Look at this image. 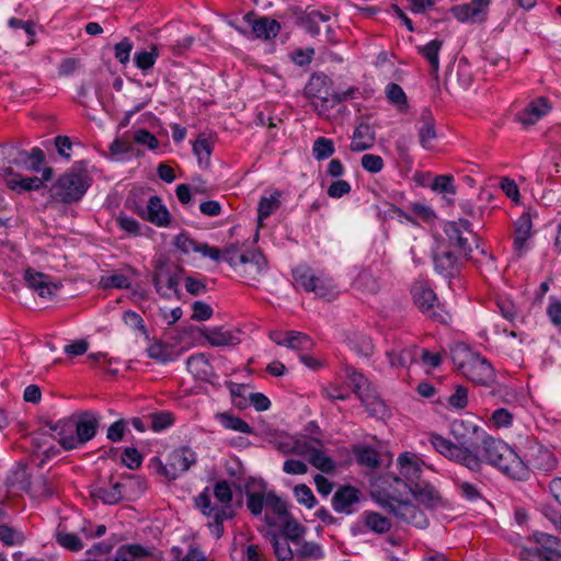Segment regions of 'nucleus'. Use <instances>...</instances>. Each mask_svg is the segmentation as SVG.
<instances>
[{
	"instance_id": "1",
	"label": "nucleus",
	"mask_w": 561,
	"mask_h": 561,
	"mask_svg": "<svg viewBox=\"0 0 561 561\" xmlns=\"http://www.w3.org/2000/svg\"><path fill=\"white\" fill-rule=\"evenodd\" d=\"M213 494L219 505H214L210 500L209 489L205 488L197 496H195V507L208 517L209 530L217 539L224 535V522L232 519L236 512L231 505L232 490L226 480L217 481L213 489Z\"/></svg>"
},
{
	"instance_id": "2",
	"label": "nucleus",
	"mask_w": 561,
	"mask_h": 561,
	"mask_svg": "<svg viewBox=\"0 0 561 561\" xmlns=\"http://www.w3.org/2000/svg\"><path fill=\"white\" fill-rule=\"evenodd\" d=\"M483 443V463L499 468L505 476L514 480H527L529 470L524 460L503 440L496 439L486 432L481 435Z\"/></svg>"
},
{
	"instance_id": "3",
	"label": "nucleus",
	"mask_w": 561,
	"mask_h": 561,
	"mask_svg": "<svg viewBox=\"0 0 561 561\" xmlns=\"http://www.w3.org/2000/svg\"><path fill=\"white\" fill-rule=\"evenodd\" d=\"M100 420L98 413L85 411L57 422L49 430L57 433L59 445L70 450L83 446L95 436Z\"/></svg>"
},
{
	"instance_id": "4",
	"label": "nucleus",
	"mask_w": 561,
	"mask_h": 561,
	"mask_svg": "<svg viewBox=\"0 0 561 561\" xmlns=\"http://www.w3.org/2000/svg\"><path fill=\"white\" fill-rule=\"evenodd\" d=\"M430 443L440 455L447 459L455 461L471 471H480L483 465V458H481L483 450V443L480 439L474 440L472 445H468L462 449L456 448L454 442L445 438L438 434L430 435Z\"/></svg>"
},
{
	"instance_id": "5",
	"label": "nucleus",
	"mask_w": 561,
	"mask_h": 561,
	"mask_svg": "<svg viewBox=\"0 0 561 561\" xmlns=\"http://www.w3.org/2000/svg\"><path fill=\"white\" fill-rule=\"evenodd\" d=\"M454 364L458 370L470 381L479 385H489L494 379L491 363L479 353L461 347L455 351Z\"/></svg>"
},
{
	"instance_id": "6",
	"label": "nucleus",
	"mask_w": 561,
	"mask_h": 561,
	"mask_svg": "<svg viewBox=\"0 0 561 561\" xmlns=\"http://www.w3.org/2000/svg\"><path fill=\"white\" fill-rule=\"evenodd\" d=\"M398 476L393 478V482L398 488L403 489V493L415 489L424 480H422L424 461L414 453L404 451L397 458Z\"/></svg>"
},
{
	"instance_id": "7",
	"label": "nucleus",
	"mask_w": 561,
	"mask_h": 561,
	"mask_svg": "<svg viewBox=\"0 0 561 561\" xmlns=\"http://www.w3.org/2000/svg\"><path fill=\"white\" fill-rule=\"evenodd\" d=\"M535 547L523 548L519 552L525 561H561V540L547 533L536 531L533 535Z\"/></svg>"
},
{
	"instance_id": "8",
	"label": "nucleus",
	"mask_w": 561,
	"mask_h": 561,
	"mask_svg": "<svg viewBox=\"0 0 561 561\" xmlns=\"http://www.w3.org/2000/svg\"><path fill=\"white\" fill-rule=\"evenodd\" d=\"M383 506L400 522L408 525L425 529L430 524L426 514L421 508L410 501L402 500L396 494V491L388 495V500L385 502Z\"/></svg>"
},
{
	"instance_id": "9",
	"label": "nucleus",
	"mask_w": 561,
	"mask_h": 561,
	"mask_svg": "<svg viewBox=\"0 0 561 561\" xmlns=\"http://www.w3.org/2000/svg\"><path fill=\"white\" fill-rule=\"evenodd\" d=\"M89 186L84 174L71 172L61 175L54 185V197L62 203H72L81 199Z\"/></svg>"
},
{
	"instance_id": "10",
	"label": "nucleus",
	"mask_w": 561,
	"mask_h": 561,
	"mask_svg": "<svg viewBox=\"0 0 561 561\" xmlns=\"http://www.w3.org/2000/svg\"><path fill=\"white\" fill-rule=\"evenodd\" d=\"M444 232L447 238V244L445 245L449 249H456V252H459L460 255L469 257L472 252V243L469 241V237L474 238L470 221L467 219L447 221L444 225Z\"/></svg>"
},
{
	"instance_id": "11",
	"label": "nucleus",
	"mask_w": 561,
	"mask_h": 561,
	"mask_svg": "<svg viewBox=\"0 0 561 561\" xmlns=\"http://www.w3.org/2000/svg\"><path fill=\"white\" fill-rule=\"evenodd\" d=\"M463 257L459 252L442 243L433 252L434 270L444 278H455L460 274Z\"/></svg>"
},
{
	"instance_id": "12",
	"label": "nucleus",
	"mask_w": 561,
	"mask_h": 561,
	"mask_svg": "<svg viewBox=\"0 0 561 561\" xmlns=\"http://www.w3.org/2000/svg\"><path fill=\"white\" fill-rule=\"evenodd\" d=\"M196 460V453L187 446H182L169 454L167 463L160 465V472L168 479L175 480L195 465Z\"/></svg>"
},
{
	"instance_id": "13",
	"label": "nucleus",
	"mask_w": 561,
	"mask_h": 561,
	"mask_svg": "<svg viewBox=\"0 0 561 561\" xmlns=\"http://www.w3.org/2000/svg\"><path fill=\"white\" fill-rule=\"evenodd\" d=\"M330 87L331 80L327 75L314 73L306 84L305 93L310 99H319L324 102H328L331 96L334 104L351 99L354 93V89H348L343 92L330 94Z\"/></svg>"
},
{
	"instance_id": "14",
	"label": "nucleus",
	"mask_w": 561,
	"mask_h": 561,
	"mask_svg": "<svg viewBox=\"0 0 561 561\" xmlns=\"http://www.w3.org/2000/svg\"><path fill=\"white\" fill-rule=\"evenodd\" d=\"M413 298L419 309L433 320L440 323H446L449 320V314L436 305V295L430 287L423 285L415 286L413 288Z\"/></svg>"
},
{
	"instance_id": "15",
	"label": "nucleus",
	"mask_w": 561,
	"mask_h": 561,
	"mask_svg": "<svg viewBox=\"0 0 561 561\" xmlns=\"http://www.w3.org/2000/svg\"><path fill=\"white\" fill-rule=\"evenodd\" d=\"M247 506L251 514L257 516L263 512L264 507L270 508L274 514H284L286 512V503L274 491L264 492H247Z\"/></svg>"
},
{
	"instance_id": "16",
	"label": "nucleus",
	"mask_w": 561,
	"mask_h": 561,
	"mask_svg": "<svg viewBox=\"0 0 561 561\" xmlns=\"http://www.w3.org/2000/svg\"><path fill=\"white\" fill-rule=\"evenodd\" d=\"M492 0H471L451 8L453 15L461 23H482L486 20Z\"/></svg>"
},
{
	"instance_id": "17",
	"label": "nucleus",
	"mask_w": 561,
	"mask_h": 561,
	"mask_svg": "<svg viewBox=\"0 0 561 561\" xmlns=\"http://www.w3.org/2000/svg\"><path fill=\"white\" fill-rule=\"evenodd\" d=\"M485 431L476 423L468 420H455L450 424V434L455 438L456 448L462 449L468 445H472L474 440L480 439Z\"/></svg>"
},
{
	"instance_id": "18",
	"label": "nucleus",
	"mask_w": 561,
	"mask_h": 561,
	"mask_svg": "<svg viewBox=\"0 0 561 561\" xmlns=\"http://www.w3.org/2000/svg\"><path fill=\"white\" fill-rule=\"evenodd\" d=\"M266 270L267 261L260 250L242 253L241 266L238 273L245 278L248 283L257 280Z\"/></svg>"
},
{
	"instance_id": "19",
	"label": "nucleus",
	"mask_w": 561,
	"mask_h": 561,
	"mask_svg": "<svg viewBox=\"0 0 561 561\" xmlns=\"http://www.w3.org/2000/svg\"><path fill=\"white\" fill-rule=\"evenodd\" d=\"M243 22L251 27V34L254 38L271 39L275 38L280 30V24L268 16H256L253 12H248L243 16Z\"/></svg>"
},
{
	"instance_id": "20",
	"label": "nucleus",
	"mask_w": 561,
	"mask_h": 561,
	"mask_svg": "<svg viewBox=\"0 0 561 561\" xmlns=\"http://www.w3.org/2000/svg\"><path fill=\"white\" fill-rule=\"evenodd\" d=\"M552 110L551 102L546 96H539L530 101L517 114V121L525 127H530L548 115Z\"/></svg>"
},
{
	"instance_id": "21",
	"label": "nucleus",
	"mask_w": 561,
	"mask_h": 561,
	"mask_svg": "<svg viewBox=\"0 0 561 561\" xmlns=\"http://www.w3.org/2000/svg\"><path fill=\"white\" fill-rule=\"evenodd\" d=\"M360 491L352 485L340 486L332 496V507L336 513L351 515L359 503Z\"/></svg>"
},
{
	"instance_id": "22",
	"label": "nucleus",
	"mask_w": 561,
	"mask_h": 561,
	"mask_svg": "<svg viewBox=\"0 0 561 561\" xmlns=\"http://www.w3.org/2000/svg\"><path fill=\"white\" fill-rule=\"evenodd\" d=\"M174 245L183 253H201L203 256L210 257L214 261L220 260V250L210 247L207 243H198L186 232L179 233L174 239Z\"/></svg>"
},
{
	"instance_id": "23",
	"label": "nucleus",
	"mask_w": 561,
	"mask_h": 561,
	"mask_svg": "<svg viewBox=\"0 0 561 561\" xmlns=\"http://www.w3.org/2000/svg\"><path fill=\"white\" fill-rule=\"evenodd\" d=\"M179 273L176 271H171L165 266H160L154 273L153 285L161 296L171 297L172 295H178L179 293Z\"/></svg>"
},
{
	"instance_id": "24",
	"label": "nucleus",
	"mask_w": 561,
	"mask_h": 561,
	"mask_svg": "<svg viewBox=\"0 0 561 561\" xmlns=\"http://www.w3.org/2000/svg\"><path fill=\"white\" fill-rule=\"evenodd\" d=\"M533 236V216L530 210L524 211L515 222L514 251L518 256L527 250V241Z\"/></svg>"
},
{
	"instance_id": "25",
	"label": "nucleus",
	"mask_w": 561,
	"mask_h": 561,
	"mask_svg": "<svg viewBox=\"0 0 561 561\" xmlns=\"http://www.w3.org/2000/svg\"><path fill=\"white\" fill-rule=\"evenodd\" d=\"M24 280L27 287L36 291L42 298L51 297L58 289V286L50 280L48 275L36 272L33 268L25 270Z\"/></svg>"
},
{
	"instance_id": "26",
	"label": "nucleus",
	"mask_w": 561,
	"mask_h": 561,
	"mask_svg": "<svg viewBox=\"0 0 561 561\" xmlns=\"http://www.w3.org/2000/svg\"><path fill=\"white\" fill-rule=\"evenodd\" d=\"M527 459L524 461L527 467H534L535 469L549 471L556 467L554 455L542 445H534L529 448V453L526 455Z\"/></svg>"
},
{
	"instance_id": "27",
	"label": "nucleus",
	"mask_w": 561,
	"mask_h": 561,
	"mask_svg": "<svg viewBox=\"0 0 561 561\" xmlns=\"http://www.w3.org/2000/svg\"><path fill=\"white\" fill-rule=\"evenodd\" d=\"M142 218L157 227H167L171 221L169 210L163 205L162 199L157 195L149 197Z\"/></svg>"
},
{
	"instance_id": "28",
	"label": "nucleus",
	"mask_w": 561,
	"mask_h": 561,
	"mask_svg": "<svg viewBox=\"0 0 561 561\" xmlns=\"http://www.w3.org/2000/svg\"><path fill=\"white\" fill-rule=\"evenodd\" d=\"M275 515L279 518V535L294 543H298L307 531L306 527L290 516L287 510L284 514Z\"/></svg>"
},
{
	"instance_id": "29",
	"label": "nucleus",
	"mask_w": 561,
	"mask_h": 561,
	"mask_svg": "<svg viewBox=\"0 0 561 561\" xmlns=\"http://www.w3.org/2000/svg\"><path fill=\"white\" fill-rule=\"evenodd\" d=\"M187 370L198 380L210 381L215 376L214 368L203 353L190 356L186 360Z\"/></svg>"
},
{
	"instance_id": "30",
	"label": "nucleus",
	"mask_w": 561,
	"mask_h": 561,
	"mask_svg": "<svg viewBox=\"0 0 561 561\" xmlns=\"http://www.w3.org/2000/svg\"><path fill=\"white\" fill-rule=\"evenodd\" d=\"M375 145V131L367 123H360L354 130L350 149L354 152H362Z\"/></svg>"
},
{
	"instance_id": "31",
	"label": "nucleus",
	"mask_w": 561,
	"mask_h": 561,
	"mask_svg": "<svg viewBox=\"0 0 561 561\" xmlns=\"http://www.w3.org/2000/svg\"><path fill=\"white\" fill-rule=\"evenodd\" d=\"M416 501L422 503L427 508H436L443 505V497L439 492L426 481L422 482L415 489L410 490Z\"/></svg>"
},
{
	"instance_id": "32",
	"label": "nucleus",
	"mask_w": 561,
	"mask_h": 561,
	"mask_svg": "<svg viewBox=\"0 0 561 561\" xmlns=\"http://www.w3.org/2000/svg\"><path fill=\"white\" fill-rule=\"evenodd\" d=\"M282 192L275 190L268 194L261 196L257 205L259 227L263 226V221L273 215L282 205Z\"/></svg>"
},
{
	"instance_id": "33",
	"label": "nucleus",
	"mask_w": 561,
	"mask_h": 561,
	"mask_svg": "<svg viewBox=\"0 0 561 561\" xmlns=\"http://www.w3.org/2000/svg\"><path fill=\"white\" fill-rule=\"evenodd\" d=\"M91 496L104 504H117L123 499L122 484L115 482L108 485L95 486L91 491Z\"/></svg>"
},
{
	"instance_id": "34",
	"label": "nucleus",
	"mask_w": 561,
	"mask_h": 561,
	"mask_svg": "<svg viewBox=\"0 0 561 561\" xmlns=\"http://www.w3.org/2000/svg\"><path fill=\"white\" fill-rule=\"evenodd\" d=\"M147 354L149 358L161 364L176 359V355L172 345L160 340H154L148 345Z\"/></svg>"
},
{
	"instance_id": "35",
	"label": "nucleus",
	"mask_w": 561,
	"mask_h": 561,
	"mask_svg": "<svg viewBox=\"0 0 561 561\" xmlns=\"http://www.w3.org/2000/svg\"><path fill=\"white\" fill-rule=\"evenodd\" d=\"M422 124L417 129L419 140L421 146L430 150L433 148V141L436 139L435 122L430 112H426L421 117Z\"/></svg>"
},
{
	"instance_id": "36",
	"label": "nucleus",
	"mask_w": 561,
	"mask_h": 561,
	"mask_svg": "<svg viewBox=\"0 0 561 561\" xmlns=\"http://www.w3.org/2000/svg\"><path fill=\"white\" fill-rule=\"evenodd\" d=\"M443 46V41L433 39L424 46H417V51L422 55L431 66V73L435 77L438 75L439 69V50Z\"/></svg>"
},
{
	"instance_id": "37",
	"label": "nucleus",
	"mask_w": 561,
	"mask_h": 561,
	"mask_svg": "<svg viewBox=\"0 0 561 561\" xmlns=\"http://www.w3.org/2000/svg\"><path fill=\"white\" fill-rule=\"evenodd\" d=\"M19 150L14 145H0V175L3 178L12 174L11 164H19Z\"/></svg>"
},
{
	"instance_id": "38",
	"label": "nucleus",
	"mask_w": 561,
	"mask_h": 561,
	"mask_svg": "<svg viewBox=\"0 0 561 561\" xmlns=\"http://www.w3.org/2000/svg\"><path fill=\"white\" fill-rule=\"evenodd\" d=\"M275 343L298 351L310 350L313 346V341L307 334L297 331L285 333L284 339L275 340Z\"/></svg>"
},
{
	"instance_id": "39",
	"label": "nucleus",
	"mask_w": 561,
	"mask_h": 561,
	"mask_svg": "<svg viewBox=\"0 0 561 561\" xmlns=\"http://www.w3.org/2000/svg\"><path fill=\"white\" fill-rule=\"evenodd\" d=\"M204 336L213 346L236 345L240 342L239 337L233 332L222 330L221 328L206 330Z\"/></svg>"
},
{
	"instance_id": "40",
	"label": "nucleus",
	"mask_w": 561,
	"mask_h": 561,
	"mask_svg": "<svg viewBox=\"0 0 561 561\" xmlns=\"http://www.w3.org/2000/svg\"><path fill=\"white\" fill-rule=\"evenodd\" d=\"M419 348L415 346L407 347L401 351L391 350L386 353L391 367H405L414 363L417 358Z\"/></svg>"
},
{
	"instance_id": "41",
	"label": "nucleus",
	"mask_w": 561,
	"mask_h": 561,
	"mask_svg": "<svg viewBox=\"0 0 561 561\" xmlns=\"http://www.w3.org/2000/svg\"><path fill=\"white\" fill-rule=\"evenodd\" d=\"M310 293H314L318 297L331 300L335 297L337 290L333 279L323 273L317 274Z\"/></svg>"
},
{
	"instance_id": "42",
	"label": "nucleus",
	"mask_w": 561,
	"mask_h": 561,
	"mask_svg": "<svg viewBox=\"0 0 561 561\" xmlns=\"http://www.w3.org/2000/svg\"><path fill=\"white\" fill-rule=\"evenodd\" d=\"M8 187L19 193L36 191L43 186V180L37 176L23 178L14 175L5 180Z\"/></svg>"
},
{
	"instance_id": "43",
	"label": "nucleus",
	"mask_w": 561,
	"mask_h": 561,
	"mask_svg": "<svg viewBox=\"0 0 561 561\" xmlns=\"http://www.w3.org/2000/svg\"><path fill=\"white\" fill-rule=\"evenodd\" d=\"M366 527L376 534H386L391 528V522L380 513L366 511L363 514Z\"/></svg>"
},
{
	"instance_id": "44",
	"label": "nucleus",
	"mask_w": 561,
	"mask_h": 561,
	"mask_svg": "<svg viewBox=\"0 0 561 561\" xmlns=\"http://www.w3.org/2000/svg\"><path fill=\"white\" fill-rule=\"evenodd\" d=\"M362 403L365 405L366 411L376 417H382L386 414V405L378 397L375 389L368 392H360L359 397Z\"/></svg>"
},
{
	"instance_id": "45",
	"label": "nucleus",
	"mask_w": 561,
	"mask_h": 561,
	"mask_svg": "<svg viewBox=\"0 0 561 561\" xmlns=\"http://www.w3.org/2000/svg\"><path fill=\"white\" fill-rule=\"evenodd\" d=\"M296 557L301 559L322 560L325 556L322 546L313 541L300 540L296 543Z\"/></svg>"
},
{
	"instance_id": "46",
	"label": "nucleus",
	"mask_w": 561,
	"mask_h": 561,
	"mask_svg": "<svg viewBox=\"0 0 561 561\" xmlns=\"http://www.w3.org/2000/svg\"><path fill=\"white\" fill-rule=\"evenodd\" d=\"M217 420L227 430L243 434L253 433V428L245 421L230 413H220L217 415Z\"/></svg>"
},
{
	"instance_id": "47",
	"label": "nucleus",
	"mask_w": 561,
	"mask_h": 561,
	"mask_svg": "<svg viewBox=\"0 0 561 561\" xmlns=\"http://www.w3.org/2000/svg\"><path fill=\"white\" fill-rule=\"evenodd\" d=\"M293 277L297 286L301 287L307 293H310V289H312L311 286L316 280L317 274L313 272L311 267L307 265H300L293 270Z\"/></svg>"
},
{
	"instance_id": "48",
	"label": "nucleus",
	"mask_w": 561,
	"mask_h": 561,
	"mask_svg": "<svg viewBox=\"0 0 561 561\" xmlns=\"http://www.w3.org/2000/svg\"><path fill=\"white\" fill-rule=\"evenodd\" d=\"M272 546L277 561H291L294 551L290 548L289 540L283 538L280 535L272 536Z\"/></svg>"
},
{
	"instance_id": "49",
	"label": "nucleus",
	"mask_w": 561,
	"mask_h": 561,
	"mask_svg": "<svg viewBox=\"0 0 561 561\" xmlns=\"http://www.w3.org/2000/svg\"><path fill=\"white\" fill-rule=\"evenodd\" d=\"M334 142L325 137H318L312 146V156L321 161L330 158L334 153Z\"/></svg>"
},
{
	"instance_id": "50",
	"label": "nucleus",
	"mask_w": 561,
	"mask_h": 561,
	"mask_svg": "<svg viewBox=\"0 0 561 561\" xmlns=\"http://www.w3.org/2000/svg\"><path fill=\"white\" fill-rule=\"evenodd\" d=\"M158 57V48L157 46H152L149 51L142 50L135 53L134 61L137 68L142 71H148L154 66Z\"/></svg>"
},
{
	"instance_id": "51",
	"label": "nucleus",
	"mask_w": 561,
	"mask_h": 561,
	"mask_svg": "<svg viewBox=\"0 0 561 561\" xmlns=\"http://www.w3.org/2000/svg\"><path fill=\"white\" fill-rule=\"evenodd\" d=\"M148 419L150 421L149 427L157 433L171 427L174 423L173 414L167 411L151 413Z\"/></svg>"
},
{
	"instance_id": "52",
	"label": "nucleus",
	"mask_w": 561,
	"mask_h": 561,
	"mask_svg": "<svg viewBox=\"0 0 561 561\" xmlns=\"http://www.w3.org/2000/svg\"><path fill=\"white\" fill-rule=\"evenodd\" d=\"M20 163L23 162L26 169L38 171L44 162V152L35 147L30 152L21 150L19 152Z\"/></svg>"
},
{
	"instance_id": "53",
	"label": "nucleus",
	"mask_w": 561,
	"mask_h": 561,
	"mask_svg": "<svg viewBox=\"0 0 561 561\" xmlns=\"http://www.w3.org/2000/svg\"><path fill=\"white\" fill-rule=\"evenodd\" d=\"M347 379L358 398L360 397V392H368L374 389L368 379L355 369H347Z\"/></svg>"
},
{
	"instance_id": "54",
	"label": "nucleus",
	"mask_w": 561,
	"mask_h": 561,
	"mask_svg": "<svg viewBox=\"0 0 561 561\" xmlns=\"http://www.w3.org/2000/svg\"><path fill=\"white\" fill-rule=\"evenodd\" d=\"M310 463L322 472H332L335 468L331 457L318 449H312L309 456Z\"/></svg>"
},
{
	"instance_id": "55",
	"label": "nucleus",
	"mask_w": 561,
	"mask_h": 561,
	"mask_svg": "<svg viewBox=\"0 0 561 561\" xmlns=\"http://www.w3.org/2000/svg\"><path fill=\"white\" fill-rule=\"evenodd\" d=\"M193 152L197 157L199 163H208L213 152V145L208 138L199 136L193 144Z\"/></svg>"
},
{
	"instance_id": "56",
	"label": "nucleus",
	"mask_w": 561,
	"mask_h": 561,
	"mask_svg": "<svg viewBox=\"0 0 561 561\" xmlns=\"http://www.w3.org/2000/svg\"><path fill=\"white\" fill-rule=\"evenodd\" d=\"M24 536L21 531L1 524L0 525V541L5 546H19L24 541Z\"/></svg>"
},
{
	"instance_id": "57",
	"label": "nucleus",
	"mask_w": 561,
	"mask_h": 561,
	"mask_svg": "<svg viewBox=\"0 0 561 561\" xmlns=\"http://www.w3.org/2000/svg\"><path fill=\"white\" fill-rule=\"evenodd\" d=\"M354 284L358 289L369 294H375L379 289L377 279L368 271L360 272L357 275Z\"/></svg>"
},
{
	"instance_id": "58",
	"label": "nucleus",
	"mask_w": 561,
	"mask_h": 561,
	"mask_svg": "<svg viewBox=\"0 0 561 561\" xmlns=\"http://www.w3.org/2000/svg\"><path fill=\"white\" fill-rule=\"evenodd\" d=\"M133 139L135 144L144 146L149 150H156L159 148V140L157 137L145 128H139L134 131Z\"/></svg>"
},
{
	"instance_id": "59",
	"label": "nucleus",
	"mask_w": 561,
	"mask_h": 561,
	"mask_svg": "<svg viewBox=\"0 0 561 561\" xmlns=\"http://www.w3.org/2000/svg\"><path fill=\"white\" fill-rule=\"evenodd\" d=\"M431 188L440 194H456V186L454 184V178L451 175H437L433 180Z\"/></svg>"
},
{
	"instance_id": "60",
	"label": "nucleus",
	"mask_w": 561,
	"mask_h": 561,
	"mask_svg": "<svg viewBox=\"0 0 561 561\" xmlns=\"http://www.w3.org/2000/svg\"><path fill=\"white\" fill-rule=\"evenodd\" d=\"M294 495L297 502L307 508H312L317 504V499L311 489L306 484H298L294 488Z\"/></svg>"
},
{
	"instance_id": "61",
	"label": "nucleus",
	"mask_w": 561,
	"mask_h": 561,
	"mask_svg": "<svg viewBox=\"0 0 561 561\" xmlns=\"http://www.w3.org/2000/svg\"><path fill=\"white\" fill-rule=\"evenodd\" d=\"M496 307L501 316L508 320L510 322H514L518 317V309L515 304L506 297H500L496 300Z\"/></svg>"
},
{
	"instance_id": "62",
	"label": "nucleus",
	"mask_w": 561,
	"mask_h": 561,
	"mask_svg": "<svg viewBox=\"0 0 561 561\" xmlns=\"http://www.w3.org/2000/svg\"><path fill=\"white\" fill-rule=\"evenodd\" d=\"M56 540L61 547L71 551H79L83 548L80 538L72 533L58 531Z\"/></svg>"
},
{
	"instance_id": "63",
	"label": "nucleus",
	"mask_w": 561,
	"mask_h": 561,
	"mask_svg": "<svg viewBox=\"0 0 561 561\" xmlns=\"http://www.w3.org/2000/svg\"><path fill=\"white\" fill-rule=\"evenodd\" d=\"M116 224L128 236L137 237L140 234V224L131 217L119 214L116 217Z\"/></svg>"
},
{
	"instance_id": "64",
	"label": "nucleus",
	"mask_w": 561,
	"mask_h": 561,
	"mask_svg": "<svg viewBox=\"0 0 561 561\" xmlns=\"http://www.w3.org/2000/svg\"><path fill=\"white\" fill-rule=\"evenodd\" d=\"M547 316L551 323L561 329V301L551 297L547 307Z\"/></svg>"
}]
</instances>
